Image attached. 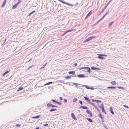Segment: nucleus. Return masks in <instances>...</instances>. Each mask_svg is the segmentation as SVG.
<instances>
[{"label": "nucleus", "instance_id": "57", "mask_svg": "<svg viewBox=\"0 0 129 129\" xmlns=\"http://www.w3.org/2000/svg\"><path fill=\"white\" fill-rule=\"evenodd\" d=\"M39 127H37L36 128V129H39Z\"/></svg>", "mask_w": 129, "mask_h": 129}, {"label": "nucleus", "instance_id": "24", "mask_svg": "<svg viewBox=\"0 0 129 129\" xmlns=\"http://www.w3.org/2000/svg\"><path fill=\"white\" fill-rule=\"evenodd\" d=\"M87 120H88V121L89 122H92V120H91V119L90 118H87Z\"/></svg>", "mask_w": 129, "mask_h": 129}, {"label": "nucleus", "instance_id": "12", "mask_svg": "<svg viewBox=\"0 0 129 129\" xmlns=\"http://www.w3.org/2000/svg\"><path fill=\"white\" fill-rule=\"evenodd\" d=\"M86 111L87 114H90V117H92V116L91 113L88 110H87Z\"/></svg>", "mask_w": 129, "mask_h": 129}, {"label": "nucleus", "instance_id": "54", "mask_svg": "<svg viewBox=\"0 0 129 129\" xmlns=\"http://www.w3.org/2000/svg\"><path fill=\"white\" fill-rule=\"evenodd\" d=\"M60 100H62V98H61V97H60Z\"/></svg>", "mask_w": 129, "mask_h": 129}, {"label": "nucleus", "instance_id": "55", "mask_svg": "<svg viewBox=\"0 0 129 129\" xmlns=\"http://www.w3.org/2000/svg\"><path fill=\"white\" fill-rule=\"evenodd\" d=\"M19 1L20 2H21V0H18V2H19Z\"/></svg>", "mask_w": 129, "mask_h": 129}, {"label": "nucleus", "instance_id": "17", "mask_svg": "<svg viewBox=\"0 0 129 129\" xmlns=\"http://www.w3.org/2000/svg\"><path fill=\"white\" fill-rule=\"evenodd\" d=\"M77 76L79 78H83L85 77V76L83 74H79Z\"/></svg>", "mask_w": 129, "mask_h": 129}, {"label": "nucleus", "instance_id": "13", "mask_svg": "<svg viewBox=\"0 0 129 129\" xmlns=\"http://www.w3.org/2000/svg\"><path fill=\"white\" fill-rule=\"evenodd\" d=\"M68 73L70 74H73L74 75L75 74V72L74 71H73L69 72H68Z\"/></svg>", "mask_w": 129, "mask_h": 129}, {"label": "nucleus", "instance_id": "37", "mask_svg": "<svg viewBox=\"0 0 129 129\" xmlns=\"http://www.w3.org/2000/svg\"><path fill=\"white\" fill-rule=\"evenodd\" d=\"M90 103V104H91L93 106H94L95 108V107H96V106H95L94 104L93 103H91V102Z\"/></svg>", "mask_w": 129, "mask_h": 129}, {"label": "nucleus", "instance_id": "11", "mask_svg": "<svg viewBox=\"0 0 129 129\" xmlns=\"http://www.w3.org/2000/svg\"><path fill=\"white\" fill-rule=\"evenodd\" d=\"M60 2H61L63 3V4H65L67 5H68L69 6H73V5H70L69 4H68V3H65V2H62V1H60V0H58Z\"/></svg>", "mask_w": 129, "mask_h": 129}, {"label": "nucleus", "instance_id": "16", "mask_svg": "<svg viewBox=\"0 0 129 129\" xmlns=\"http://www.w3.org/2000/svg\"><path fill=\"white\" fill-rule=\"evenodd\" d=\"M111 84L113 85H115L116 84V82L115 81H112L111 82Z\"/></svg>", "mask_w": 129, "mask_h": 129}, {"label": "nucleus", "instance_id": "21", "mask_svg": "<svg viewBox=\"0 0 129 129\" xmlns=\"http://www.w3.org/2000/svg\"><path fill=\"white\" fill-rule=\"evenodd\" d=\"M71 77V76H66L65 77V78L66 79H70Z\"/></svg>", "mask_w": 129, "mask_h": 129}, {"label": "nucleus", "instance_id": "36", "mask_svg": "<svg viewBox=\"0 0 129 129\" xmlns=\"http://www.w3.org/2000/svg\"><path fill=\"white\" fill-rule=\"evenodd\" d=\"M95 102L97 103L101 102V101L97 100H95Z\"/></svg>", "mask_w": 129, "mask_h": 129}, {"label": "nucleus", "instance_id": "3", "mask_svg": "<svg viewBox=\"0 0 129 129\" xmlns=\"http://www.w3.org/2000/svg\"><path fill=\"white\" fill-rule=\"evenodd\" d=\"M95 36H92L88 37L87 39H86L84 42H88L90 40L92 39H93L95 37Z\"/></svg>", "mask_w": 129, "mask_h": 129}, {"label": "nucleus", "instance_id": "60", "mask_svg": "<svg viewBox=\"0 0 129 129\" xmlns=\"http://www.w3.org/2000/svg\"><path fill=\"white\" fill-rule=\"evenodd\" d=\"M31 59H30V60H29V61H30V60H31Z\"/></svg>", "mask_w": 129, "mask_h": 129}, {"label": "nucleus", "instance_id": "53", "mask_svg": "<svg viewBox=\"0 0 129 129\" xmlns=\"http://www.w3.org/2000/svg\"><path fill=\"white\" fill-rule=\"evenodd\" d=\"M31 14L30 13L29 14V15H28V16H30Z\"/></svg>", "mask_w": 129, "mask_h": 129}, {"label": "nucleus", "instance_id": "39", "mask_svg": "<svg viewBox=\"0 0 129 129\" xmlns=\"http://www.w3.org/2000/svg\"><path fill=\"white\" fill-rule=\"evenodd\" d=\"M104 127H105L106 128V129H108V127L105 125H104Z\"/></svg>", "mask_w": 129, "mask_h": 129}, {"label": "nucleus", "instance_id": "10", "mask_svg": "<svg viewBox=\"0 0 129 129\" xmlns=\"http://www.w3.org/2000/svg\"><path fill=\"white\" fill-rule=\"evenodd\" d=\"M91 69L92 70H100V69L99 68H96L95 67H91Z\"/></svg>", "mask_w": 129, "mask_h": 129}, {"label": "nucleus", "instance_id": "9", "mask_svg": "<svg viewBox=\"0 0 129 129\" xmlns=\"http://www.w3.org/2000/svg\"><path fill=\"white\" fill-rule=\"evenodd\" d=\"M75 30V29H70L68 30L63 35H64L66 33H67L68 32H71L72 31H74V30Z\"/></svg>", "mask_w": 129, "mask_h": 129}, {"label": "nucleus", "instance_id": "19", "mask_svg": "<svg viewBox=\"0 0 129 129\" xmlns=\"http://www.w3.org/2000/svg\"><path fill=\"white\" fill-rule=\"evenodd\" d=\"M84 97L86 100H87L88 102H90V100L88 98L86 97L85 96H84Z\"/></svg>", "mask_w": 129, "mask_h": 129}, {"label": "nucleus", "instance_id": "2", "mask_svg": "<svg viewBox=\"0 0 129 129\" xmlns=\"http://www.w3.org/2000/svg\"><path fill=\"white\" fill-rule=\"evenodd\" d=\"M86 69L87 70L86 71H85V72H87L89 73H90L91 72V71L90 69V68H89L88 67H81L79 68V69L80 70L81 69Z\"/></svg>", "mask_w": 129, "mask_h": 129}, {"label": "nucleus", "instance_id": "28", "mask_svg": "<svg viewBox=\"0 0 129 129\" xmlns=\"http://www.w3.org/2000/svg\"><path fill=\"white\" fill-rule=\"evenodd\" d=\"M99 116L102 119H103V118L102 115H101V113H100L99 115Z\"/></svg>", "mask_w": 129, "mask_h": 129}, {"label": "nucleus", "instance_id": "27", "mask_svg": "<svg viewBox=\"0 0 129 129\" xmlns=\"http://www.w3.org/2000/svg\"><path fill=\"white\" fill-rule=\"evenodd\" d=\"M113 23V21H112L110 23L109 25V27H110L111 26L112 24Z\"/></svg>", "mask_w": 129, "mask_h": 129}, {"label": "nucleus", "instance_id": "26", "mask_svg": "<svg viewBox=\"0 0 129 129\" xmlns=\"http://www.w3.org/2000/svg\"><path fill=\"white\" fill-rule=\"evenodd\" d=\"M108 13V12H107L106 14H105L103 16V17L101 19H100L101 20L104 17L106 16V15Z\"/></svg>", "mask_w": 129, "mask_h": 129}, {"label": "nucleus", "instance_id": "61", "mask_svg": "<svg viewBox=\"0 0 129 129\" xmlns=\"http://www.w3.org/2000/svg\"><path fill=\"white\" fill-rule=\"evenodd\" d=\"M14 1H16V0H14Z\"/></svg>", "mask_w": 129, "mask_h": 129}, {"label": "nucleus", "instance_id": "30", "mask_svg": "<svg viewBox=\"0 0 129 129\" xmlns=\"http://www.w3.org/2000/svg\"><path fill=\"white\" fill-rule=\"evenodd\" d=\"M56 109H51L50 110V111L51 112H52L53 111H56Z\"/></svg>", "mask_w": 129, "mask_h": 129}, {"label": "nucleus", "instance_id": "25", "mask_svg": "<svg viewBox=\"0 0 129 129\" xmlns=\"http://www.w3.org/2000/svg\"><path fill=\"white\" fill-rule=\"evenodd\" d=\"M52 83V82H49L47 83H46V84H45V85H44L45 86V85H49V84H51Z\"/></svg>", "mask_w": 129, "mask_h": 129}, {"label": "nucleus", "instance_id": "51", "mask_svg": "<svg viewBox=\"0 0 129 129\" xmlns=\"http://www.w3.org/2000/svg\"><path fill=\"white\" fill-rule=\"evenodd\" d=\"M48 125V124H45L44 125V126H47Z\"/></svg>", "mask_w": 129, "mask_h": 129}, {"label": "nucleus", "instance_id": "18", "mask_svg": "<svg viewBox=\"0 0 129 129\" xmlns=\"http://www.w3.org/2000/svg\"><path fill=\"white\" fill-rule=\"evenodd\" d=\"M80 108L85 109H88L87 107L86 106H81L80 107Z\"/></svg>", "mask_w": 129, "mask_h": 129}, {"label": "nucleus", "instance_id": "47", "mask_svg": "<svg viewBox=\"0 0 129 129\" xmlns=\"http://www.w3.org/2000/svg\"><path fill=\"white\" fill-rule=\"evenodd\" d=\"M74 85H76V86H78V84L75 83H74Z\"/></svg>", "mask_w": 129, "mask_h": 129}, {"label": "nucleus", "instance_id": "7", "mask_svg": "<svg viewBox=\"0 0 129 129\" xmlns=\"http://www.w3.org/2000/svg\"><path fill=\"white\" fill-rule=\"evenodd\" d=\"M92 10H91L90 12L88 13L87 15L85 17V19H86V18H87V17L90 16L92 14Z\"/></svg>", "mask_w": 129, "mask_h": 129}, {"label": "nucleus", "instance_id": "52", "mask_svg": "<svg viewBox=\"0 0 129 129\" xmlns=\"http://www.w3.org/2000/svg\"><path fill=\"white\" fill-rule=\"evenodd\" d=\"M32 67V66H30L28 68V69H30V68H31Z\"/></svg>", "mask_w": 129, "mask_h": 129}, {"label": "nucleus", "instance_id": "48", "mask_svg": "<svg viewBox=\"0 0 129 129\" xmlns=\"http://www.w3.org/2000/svg\"><path fill=\"white\" fill-rule=\"evenodd\" d=\"M74 65L75 66H77V63H75L74 64Z\"/></svg>", "mask_w": 129, "mask_h": 129}, {"label": "nucleus", "instance_id": "8", "mask_svg": "<svg viewBox=\"0 0 129 129\" xmlns=\"http://www.w3.org/2000/svg\"><path fill=\"white\" fill-rule=\"evenodd\" d=\"M71 116L73 119H74L75 120H76L77 118L76 117H75V116L74 113H72L71 114Z\"/></svg>", "mask_w": 129, "mask_h": 129}, {"label": "nucleus", "instance_id": "29", "mask_svg": "<svg viewBox=\"0 0 129 129\" xmlns=\"http://www.w3.org/2000/svg\"><path fill=\"white\" fill-rule=\"evenodd\" d=\"M77 101V100L76 98H75L73 99V102H75Z\"/></svg>", "mask_w": 129, "mask_h": 129}, {"label": "nucleus", "instance_id": "5", "mask_svg": "<svg viewBox=\"0 0 129 129\" xmlns=\"http://www.w3.org/2000/svg\"><path fill=\"white\" fill-rule=\"evenodd\" d=\"M102 106H100V108L102 109V111L103 112H104L105 114H106V112L105 111L104 109V106L103 104H101Z\"/></svg>", "mask_w": 129, "mask_h": 129}, {"label": "nucleus", "instance_id": "1", "mask_svg": "<svg viewBox=\"0 0 129 129\" xmlns=\"http://www.w3.org/2000/svg\"><path fill=\"white\" fill-rule=\"evenodd\" d=\"M99 56H98V58L101 59H105V58L103 57V56H106L107 55L106 54H97Z\"/></svg>", "mask_w": 129, "mask_h": 129}, {"label": "nucleus", "instance_id": "45", "mask_svg": "<svg viewBox=\"0 0 129 129\" xmlns=\"http://www.w3.org/2000/svg\"><path fill=\"white\" fill-rule=\"evenodd\" d=\"M9 72V71H7L4 73V74H7Z\"/></svg>", "mask_w": 129, "mask_h": 129}, {"label": "nucleus", "instance_id": "31", "mask_svg": "<svg viewBox=\"0 0 129 129\" xmlns=\"http://www.w3.org/2000/svg\"><path fill=\"white\" fill-rule=\"evenodd\" d=\"M117 88H118L121 89H124V88L123 87H118Z\"/></svg>", "mask_w": 129, "mask_h": 129}, {"label": "nucleus", "instance_id": "41", "mask_svg": "<svg viewBox=\"0 0 129 129\" xmlns=\"http://www.w3.org/2000/svg\"><path fill=\"white\" fill-rule=\"evenodd\" d=\"M110 3V1L106 5V6H105V8H106V7L108 5V4H109V3Z\"/></svg>", "mask_w": 129, "mask_h": 129}, {"label": "nucleus", "instance_id": "32", "mask_svg": "<svg viewBox=\"0 0 129 129\" xmlns=\"http://www.w3.org/2000/svg\"><path fill=\"white\" fill-rule=\"evenodd\" d=\"M46 64L47 63H46L43 65V66L41 67V69H42L43 68H44V67H45L46 66Z\"/></svg>", "mask_w": 129, "mask_h": 129}, {"label": "nucleus", "instance_id": "4", "mask_svg": "<svg viewBox=\"0 0 129 129\" xmlns=\"http://www.w3.org/2000/svg\"><path fill=\"white\" fill-rule=\"evenodd\" d=\"M47 106L48 107H57V106L56 105H54L48 103L47 104Z\"/></svg>", "mask_w": 129, "mask_h": 129}, {"label": "nucleus", "instance_id": "20", "mask_svg": "<svg viewBox=\"0 0 129 129\" xmlns=\"http://www.w3.org/2000/svg\"><path fill=\"white\" fill-rule=\"evenodd\" d=\"M40 115L37 116L35 117H33L32 118H38L40 117Z\"/></svg>", "mask_w": 129, "mask_h": 129}, {"label": "nucleus", "instance_id": "44", "mask_svg": "<svg viewBox=\"0 0 129 129\" xmlns=\"http://www.w3.org/2000/svg\"><path fill=\"white\" fill-rule=\"evenodd\" d=\"M79 102L81 105H82V103L81 101H79Z\"/></svg>", "mask_w": 129, "mask_h": 129}, {"label": "nucleus", "instance_id": "14", "mask_svg": "<svg viewBox=\"0 0 129 129\" xmlns=\"http://www.w3.org/2000/svg\"><path fill=\"white\" fill-rule=\"evenodd\" d=\"M110 112L112 114H114V112L113 111V109L112 107H111L110 108Z\"/></svg>", "mask_w": 129, "mask_h": 129}, {"label": "nucleus", "instance_id": "58", "mask_svg": "<svg viewBox=\"0 0 129 129\" xmlns=\"http://www.w3.org/2000/svg\"><path fill=\"white\" fill-rule=\"evenodd\" d=\"M6 39H5V41L4 42V43L3 44H4V43H5V41H6Z\"/></svg>", "mask_w": 129, "mask_h": 129}, {"label": "nucleus", "instance_id": "6", "mask_svg": "<svg viewBox=\"0 0 129 129\" xmlns=\"http://www.w3.org/2000/svg\"><path fill=\"white\" fill-rule=\"evenodd\" d=\"M21 2H20L19 1V2H18L17 4H15L12 7V9H14L16 8L18 6V4L20 3Z\"/></svg>", "mask_w": 129, "mask_h": 129}, {"label": "nucleus", "instance_id": "15", "mask_svg": "<svg viewBox=\"0 0 129 129\" xmlns=\"http://www.w3.org/2000/svg\"><path fill=\"white\" fill-rule=\"evenodd\" d=\"M6 2V0H4L2 6V7H3L5 5Z\"/></svg>", "mask_w": 129, "mask_h": 129}, {"label": "nucleus", "instance_id": "42", "mask_svg": "<svg viewBox=\"0 0 129 129\" xmlns=\"http://www.w3.org/2000/svg\"><path fill=\"white\" fill-rule=\"evenodd\" d=\"M35 10L33 11L30 12L32 14L33 13H35Z\"/></svg>", "mask_w": 129, "mask_h": 129}, {"label": "nucleus", "instance_id": "49", "mask_svg": "<svg viewBox=\"0 0 129 129\" xmlns=\"http://www.w3.org/2000/svg\"><path fill=\"white\" fill-rule=\"evenodd\" d=\"M101 20V19H100L96 23V24L97 23H98Z\"/></svg>", "mask_w": 129, "mask_h": 129}, {"label": "nucleus", "instance_id": "34", "mask_svg": "<svg viewBox=\"0 0 129 129\" xmlns=\"http://www.w3.org/2000/svg\"><path fill=\"white\" fill-rule=\"evenodd\" d=\"M21 126V124H17L15 125V126L16 127H20Z\"/></svg>", "mask_w": 129, "mask_h": 129}, {"label": "nucleus", "instance_id": "43", "mask_svg": "<svg viewBox=\"0 0 129 129\" xmlns=\"http://www.w3.org/2000/svg\"><path fill=\"white\" fill-rule=\"evenodd\" d=\"M56 103L57 104H58L59 105H61V103L56 102Z\"/></svg>", "mask_w": 129, "mask_h": 129}, {"label": "nucleus", "instance_id": "50", "mask_svg": "<svg viewBox=\"0 0 129 129\" xmlns=\"http://www.w3.org/2000/svg\"><path fill=\"white\" fill-rule=\"evenodd\" d=\"M91 100L92 102H95V100H94L93 99H92Z\"/></svg>", "mask_w": 129, "mask_h": 129}, {"label": "nucleus", "instance_id": "38", "mask_svg": "<svg viewBox=\"0 0 129 129\" xmlns=\"http://www.w3.org/2000/svg\"><path fill=\"white\" fill-rule=\"evenodd\" d=\"M123 106L124 107H125L126 108H128V106H126V105H123Z\"/></svg>", "mask_w": 129, "mask_h": 129}, {"label": "nucleus", "instance_id": "22", "mask_svg": "<svg viewBox=\"0 0 129 129\" xmlns=\"http://www.w3.org/2000/svg\"><path fill=\"white\" fill-rule=\"evenodd\" d=\"M24 89V88L22 87H20L18 89V90H17V91H19L20 90H22Z\"/></svg>", "mask_w": 129, "mask_h": 129}, {"label": "nucleus", "instance_id": "59", "mask_svg": "<svg viewBox=\"0 0 129 129\" xmlns=\"http://www.w3.org/2000/svg\"><path fill=\"white\" fill-rule=\"evenodd\" d=\"M5 74H4V73L3 74V76H4L5 75Z\"/></svg>", "mask_w": 129, "mask_h": 129}, {"label": "nucleus", "instance_id": "46", "mask_svg": "<svg viewBox=\"0 0 129 129\" xmlns=\"http://www.w3.org/2000/svg\"><path fill=\"white\" fill-rule=\"evenodd\" d=\"M51 101H53V102H56H56L55 100H52Z\"/></svg>", "mask_w": 129, "mask_h": 129}, {"label": "nucleus", "instance_id": "33", "mask_svg": "<svg viewBox=\"0 0 129 129\" xmlns=\"http://www.w3.org/2000/svg\"><path fill=\"white\" fill-rule=\"evenodd\" d=\"M95 108L99 112V113H101L100 111V110L97 108V107H95Z\"/></svg>", "mask_w": 129, "mask_h": 129}, {"label": "nucleus", "instance_id": "35", "mask_svg": "<svg viewBox=\"0 0 129 129\" xmlns=\"http://www.w3.org/2000/svg\"><path fill=\"white\" fill-rule=\"evenodd\" d=\"M86 88H87L88 89H94L93 88H90V87H86Z\"/></svg>", "mask_w": 129, "mask_h": 129}, {"label": "nucleus", "instance_id": "56", "mask_svg": "<svg viewBox=\"0 0 129 129\" xmlns=\"http://www.w3.org/2000/svg\"><path fill=\"white\" fill-rule=\"evenodd\" d=\"M19 1L20 2H21V0H18V2H19Z\"/></svg>", "mask_w": 129, "mask_h": 129}, {"label": "nucleus", "instance_id": "23", "mask_svg": "<svg viewBox=\"0 0 129 129\" xmlns=\"http://www.w3.org/2000/svg\"><path fill=\"white\" fill-rule=\"evenodd\" d=\"M107 88L108 89H112V88L115 89L116 88V87H107Z\"/></svg>", "mask_w": 129, "mask_h": 129}, {"label": "nucleus", "instance_id": "40", "mask_svg": "<svg viewBox=\"0 0 129 129\" xmlns=\"http://www.w3.org/2000/svg\"><path fill=\"white\" fill-rule=\"evenodd\" d=\"M67 102V100L66 99H64V103H66Z\"/></svg>", "mask_w": 129, "mask_h": 129}]
</instances>
